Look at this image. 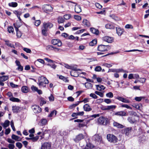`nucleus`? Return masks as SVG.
Instances as JSON below:
<instances>
[{
  "label": "nucleus",
  "mask_w": 149,
  "mask_h": 149,
  "mask_svg": "<svg viewBox=\"0 0 149 149\" xmlns=\"http://www.w3.org/2000/svg\"><path fill=\"white\" fill-rule=\"evenodd\" d=\"M53 24L50 22H44L42 27V34L44 36L47 35V32L48 30V28L50 29L53 26Z\"/></svg>",
  "instance_id": "f257e3e1"
},
{
  "label": "nucleus",
  "mask_w": 149,
  "mask_h": 149,
  "mask_svg": "<svg viewBox=\"0 0 149 149\" xmlns=\"http://www.w3.org/2000/svg\"><path fill=\"white\" fill-rule=\"evenodd\" d=\"M38 84L40 87H45V84H48L49 83L48 80L47 78L43 76L39 77L38 79Z\"/></svg>",
  "instance_id": "f03ea898"
},
{
  "label": "nucleus",
  "mask_w": 149,
  "mask_h": 149,
  "mask_svg": "<svg viewBox=\"0 0 149 149\" xmlns=\"http://www.w3.org/2000/svg\"><path fill=\"white\" fill-rule=\"evenodd\" d=\"M107 138L108 141L111 143H115L118 141L116 137L112 134H108L107 135Z\"/></svg>",
  "instance_id": "7ed1b4c3"
},
{
  "label": "nucleus",
  "mask_w": 149,
  "mask_h": 149,
  "mask_svg": "<svg viewBox=\"0 0 149 149\" xmlns=\"http://www.w3.org/2000/svg\"><path fill=\"white\" fill-rule=\"evenodd\" d=\"M110 48V47L109 46L100 45L98 46L97 49L100 52H105L108 50Z\"/></svg>",
  "instance_id": "20e7f679"
},
{
  "label": "nucleus",
  "mask_w": 149,
  "mask_h": 149,
  "mask_svg": "<svg viewBox=\"0 0 149 149\" xmlns=\"http://www.w3.org/2000/svg\"><path fill=\"white\" fill-rule=\"evenodd\" d=\"M13 26L15 30L17 32V36L18 38H20L22 36V33L20 31H19L18 28L20 26V25H18L17 23L16 24H14Z\"/></svg>",
  "instance_id": "39448f33"
},
{
  "label": "nucleus",
  "mask_w": 149,
  "mask_h": 149,
  "mask_svg": "<svg viewBox=\"0 0 149 149\" xmlns=\"http://www.w3.org/2000/svg\"><path fill=\"white\" fill-rule=\"evenodd\" d=\"M107 119L103 117H100L97 120L98 123L100 124L103 125H106L108 122Z\"/></svg>",
  "instance_id": "423d86ee"
},
{
  "label": "nucleus",
  "mask_w": 149,
  "mask_h": 149,
  "mask_svg": "<svg viewBox=\"0 0 149 149\" xmlns=\"http://www.w3.org/2000/svg\"><path fill=\"white\" fill-rule=\"evenodd\" d=\"M84 138V135L81 134H80L76 136L73 139V140L75 142L77 143Z\"/></svg>",
  "instance_id": "0eeeda50"
},
{
  "label": "nucleus",
  "mask_w": 149,
  "mask_h": 149,
  "mask_svg": "<svg viewBox=\"0 0 149 149\" xmlns=\"http://www.w3.org/2000/svg\"><path fill=\"white\" fill-rule=\"evenodd\" d=\"M32 109L35 113H39L41 111V109L40 107L37 105H33L32 107Z\"/></svg>",
  "instance_id": "6e6552de"
},
{
  "label": "nucleus",
  "mask_w": 149,
  "mask_h": 149,
  "mask_svg": "<svg viewBox=\"0 0 149 149\" xmlns=\"http://www.w3.org/2000/svg\"><path fill=\"white\" fill-rule=\"evenodd\" d=\"M52 43L54 45H57L58 47H60L62 45V43L61 41L58 39H54L52 40Z\"/></svg>",
  "instance_id": "1a4fd4ad"
},
{
  "label": "nucleus",
  "mask_w": 149,
  "mask_h": 149,
  "mask_svg": "<svg viewBox=\"0 0 149 149\" xmlns=\"http://www.w3.org/2000/svg\"><path fill=\"white\" fill-rule=\"evenodd\" d=\"M103 41L107 42L109 43H110L113 41V38L112 37L108 36H105L103 37L102 38Z\"/></svg>",
  "instance_id": "9d476101"
},
{
  "label": "nucleus",
  "mask_w": 149,
  "mask_h": 149,
  "mask_svg": "<svg viewBox=\"0 0 149 149\" xmlns=\"http://www.w3.org/2000/svg\"><path fill=\"white\" fill-rule=\"evenodd\" d=\"M51 144L45 142L41 146L40 149H51Z\"/></svg>",
  "instance_id": "9b49d317"
},
{
  "label": "nucleus",
  "mask_w": 149,
  "mask_h": 149,
  "mask_svg": "<svg viewBox=\"0 0 149 149\" xmlns=\"http://www.w3.org/2000/svg\"><path fill=\"white\" fill-rule=\"evenodd\" d=\"M69 9H81L80 6L74 3H72V4L69 5Z\"/></svg>",
  "instance_id": "f8f14e48"
},
{
  "label": "nucleus",
  "mask_w": 149,
  "mask_h": 149,
  "mask_svg": "<svg viewBox=\"0 0 149 149\" xmlns=\"http://www.w3.org/2000/svg\"><path fill=\"white\" fill-rule=\"evenodd\" d=\"M93 138L95 141L99 143H101L102 141V137L98 134L95 135L93 136Z\"/></svg>",
  "instance_id": "ddd939ff"
},
{
  "label": "nucleus",
  "mask_w": 149,
  "mask_h": 149,
  "mask_svg": "<svg viewBox=\"0 0 149 149\" xmlns=\"http://www.w3.org/2000/svg\"><path fill=\"white\" fill-rule=\"evenodd\" d=\"M116 99L124 103H129L130 102L129 100L120 96H117Z\"/></svg>",
  "instance_id": "4468645a"
},
{
  "label": "nucleus",
  "mask_w": 149,
  "mask_h": 149,
  "mask_svg": "<svg viewBox=\"0 0 149 149\" xmlns=\"http://www.w3.org/2000/svg\"><path fill=\"white\" fill-rule=\"evenodd\" d=\"M8 78V77L7 76H3L1 77H0V85L1 86L4 85V83L2 82L7 80Z\"/></svg>",
  "instance_id": "2eb2a0df"
},
{
  "label": "nucleus",
  "mask_w": 149,
  "mask_h": 149,
  "mask_svg": "<svg viewBox=\"0 0 149 149\" xmlns=\"http://www.w3.org/2000/svg\"><path fill=\"white\" fill-rule=\"evenodd\" d=\"M115 105L108 106H103L101 109L103 110H108L111 109H114L116 108Z\"/></svg>",
  "instance_id": "dca6fc26"
},
{
  "label": "nucleus",
  "mask_w": 149,
  "mask_h": 149,
  "mask_svg": "<svg viewBox=\"0 0 149 149\" xmlns=\"http://www.w3.org/2000/svg\"><path fill=\"white\" fill-rule=\"evenodd\" d=\"M113 125L114 127H116L118 128L122 129L124 127V126L122 125L115 121L113 122Z\"/></svg>",
  "instance_id": "f3484780"
},
{
  "label": "nucleus",
  "mask_w": 149,
  "mask_h": 149,
  "mask_svg": "<svg viewBox=\"0 0 149 149\" xmlns=\"http://www.w3.org/2000/svg\"><path fill=\"white\" fill-rule=\"evenodd\" d=\"M132 130L131 127H127L124 129V133L126 136H128Z\"/></svg>",
  "instance_id": "a211bd4d"
},
{
  "label": "nucleus",
  "mask_w": 149,
  "mask_h": 149,
  "mask_svg": "<svg viewBox=\"0 0 149 149\" xmlns=\"http://www.w3.org/2000/svg\"><path fill=\"white\" fill-rule=\"evenodd\" d=\"M114 115L120 116H127V113L124 111H120L115 113Z\"/></svg>",
  "instance_id": "6ab92c4d"
},
{
  "label": "nucleus",
  "mask_w": 149,
  "mask_h": 149,
  "mask_svg": "<svg viewBox=\"0 0 149 149\" xmlns=\"http://www.w3.org/2000/svg\"><path fill=\"white\" fill-rule=\"evenodd\" d=\"M90 31L93 33L95 34L96 35H98L99 34V32L97 29L93 27H91L90 28Z\"/></svg>",
  "instance_id": "aec40b11"
},
{
  "label": "nucleus",
  "mask_w": 149,
  "mask_h": 149,
  "mask_svg": "<svg viewBox=\"0 0 149 149\" xmlns=\"http://www.w3.org/2000/svg\"><path fill=\"white\" fill-rule=\"evenodd\" d=\"M132 106L138 110H141L142 108V105L141 104H134Z\"/></svg>",
  "instance_id": "412c9836"
},
{
  "label": "nucleus",
  "mask_w": 149,
  "mask_h": 149,
  "mask_svg": "<svg viewBox=\"0 0 149 149\" xmlns=\"http://www.w3.org/2000/svg\"><path fill=\"white\" fill-rule=\"evenodd\" d=\"M116 29L117 33L119 36H121L124 31L123 29L120 28L116 27Z\"/></svg>",
  "instance_id": "4be33fe9"
},
{
  "label": "nucleus",
  "mask_w": 149,
  "mask_h": 149,
  "mask_svg": "<svg viewBox=\"0 0 149 149\" xmlns=\"http://www.w3.org/2000/svg\"><path fill=\"white\" fill-rule=\"evenodd\" d=\"M82 23L84 26L87 27H90L91 26L90 22L87 19H83Z\"/></svg>",
  "instance_id": "5701e85b"
},
{
  "label": "nucleus",
  "mask_w": 149,
  "mask_h": 149,
  "mask_svg": "<svg viewBox=\"0 0 149 149\" xmlns=\"http://www.w3.org/2000/svg\"><path fill=\"white\" fill-rule=\"evenodd\" d=\"M83 108L84 110L87 111H90L92 110L90 106L87 104H86L84 105Z\"/></svg>",
  "instance_id": "b1692460"
},
{
  "label": "nucleus",
  "mask_w": 149,
  "mask_h": 149,
  "mask_svg": "<svg viewBox=\"0 0 149 149\" xmlns=\"http://www.w3.org/2000/svg\"><path fill=\"white\" fill-rule=\"evenodd\" d=\"M14 13L17 15V16L18 17V18L19 19V21H21V19L20 17V15H21L22 14V13L20 11H18L17 10H15L14 11Z\"/></svg>",
  "instance_id": "393cba45"
},
{
  "label": "nucleus",
  "mask_w": 149,
  "mask_h": 149,
  "mask_svg": "<svg viewBox=\"0 0 149 149\" xmlns=\"http://www.w3.org/2000/svg\"><path fill=\"white\" fill-rule=\"evenodd\" d=\"M11 138L17 141H19L21 140V138L15 134H13L11 136Z\"/></svg>",
  "instance_id": "a878e982"
},
{
  "label": "nucleus",
  "mask_w": 149,
  "mask_h": 149,
  "mask_svg": "<svg viewBox=\"0 0 149 149\" xmlns=\"http://www.w3.org/2000/svg\"><path fill=\"white\" fill-rule=\"evenodd\" d=\"M4 42L6 43L5 44L8 46L9 47H10L11 48H15V47L14 45L13 44H11L9 40H4Z\"/></svg>",
  "instance_id": "bb28decb"
},
{
  "label": "nucleus",
  "mask_w": 149,
  "mask_h": 149,
  "mask_svg": "<svg viewBox=\"0 0 149 149\" xmlns=\"http://www.w3.org/2000/svg\"><path fill=\"white\" fill-rule=\"evenodd\" d=\"M21 90L24 93H27L29 91V89L27 87L24 86L22 87Z\"/></svg>",
  "instance_id": "cd10ccee"
},
{
  "label": "nucleus",
  "mask_w": 149,
  "mask_h": 149,
  "mask_svg": "<svg viewBox=\"0 0 149 149\" xmlns=\"http://www.w3.org/2000/svg\"><path fill=\"white\" fill-rule=\"evenodd\" d=\"M40 105L42 106L44 104H46V101L45 99L43 97H41L40 98Z\"/></svg>",
  "instance_id": "c85d7f7f"
},
{
  "label": "nucleus",
  "mask_w": 149,
  "mask_h": 149,
  "mask_svg": "<svg viewBox=\"0 0 149 149\" xmlns=\"http://www.w3.org/2000/svg\"><path fill=\"white\" fill-rule=\"evenodd\" d=\"M20 108L19 107L14 106L13 107V110L14 113H17L20 111Z\"/></svg>",
  "instance_id": "c756f323"
},
{
  "label": "nucleus",
  "mask_w": 149,
  "mask_h": 149,
  "mask_svg": "<svg viewBox=\"0 0 149 149\" xmlns=\"http://www.w3.org/2000/svg\"><path fill=\"white\" fill-rule=\"evenodd\" d=\"M96 86L97 88V89L99 91H101L102 90H104L105 88V87L101 85H96Z\"/></svg>",
  "instance_id": "7c9ffc66"
},
{
  "label": "nucleus",
  "mask_w": 149,
  "mask_h": 149,
  "mask_svg": "<svg viewBox=\"0 0 149 149\" xmlns=\"http://www.w3.org/2000/svg\"><path fill=\"white\" fill-rule=\"evenodd\" d=\"M105 27L107 29H114V26L112 24H108L106 25Z\"/></svg>",
  "instance_id": "2f4dec72"
},
{
  "label": "nucleus",
  "mask_w": 149,
  "mask_h": 149,
  "mask_svg": "<svg viewBox=\"0 0 149 149\" xmlns=\"http://www.w3.org/2000/svg\"><path fill=\"white\" fill-rule=\"evenodd\" d=\"M68 39L70 40H74L76 39L77 40H79V37L77 36L74 37L73 35H70L68 37Z\"/></svg>",
  "instance_id": "473e14b6"
},
{
  "label": "nucleus",
  "mask_w": 149,
  "mask_h": 149,
  "mask_svg": "<svg viewBox=\"0 0 149 149\" xmlns=\"http://www.w3.org/2000/svg\"><path fill=\"white\" fill-rule=\"evenodd\" d=\"M8 5L10 6L13 7H15L17 6V3L16 2H12L9 3Z\"/></svg>",
  "instance_id": "72a5a7b5"
},
{
  "label": "nucleus",
  "mask_w": 149,
  "mask_h": 149,
  "mask_svg": "<svg viewBox=\"0 0 149 149\" xmlns=\"http://www.w3.org/2000/svg\"><path fill=\"white\" fill-rule=\"evenodd\" d=\"M10 100L13 102H19L20 101L19 99L17 98L11 97L10 98Z\"/></svg>",
  "instance_id": "f704fd0d"
},
{
  "label": "nucleus",
  "mask_w": 149,
  "mask_h": 149,
  "mask_svg": "<svg viewBox=\"0 0 149 149\" xmlns=\"http://www.w3.org/2000/svg\"><path fill=\"white\" fill-rule=\"evenodd\" d=\"M55 62L54 61L53 63H48L47 64V65L51 67L52 68L54 69H55L56 67V65L54 64Z\"/></svg>",
  "instance_id": "c9c22d12"
},
{
  "label": "nucleus",
  "mask_w": 149,
  "mask_h": 149,
  "mask_svg": "<svg viewBox=\"0 0 149 149\" xmlns=\"http://www.w3.org/2000/svg\"><path fill=\"white\" fill-rule=\"evenodd\" d=\"M57 19L58 23L59 24L63 23L65 21L63 18L61 17H58Z\"/></svg>",
  "instance_id": "e433bc0d"
},
{
  "label": "nucleus",
  "mask_w": 149,
  "mask_h": 149,
  "mask_svg": "<svg viewBox=\"0 0 149 149\" xmlns=\"http://www.w3.org/2000/svg\"><path fill=\"white\" fill-rule=\"evenodd\" d=\"M145 98V97H135L134 100L138 102H140L141 101V100L142 99H144Z\"/></svg>",
  "instance_id": "4c0bfd02"
},
{
  "label": "nucleus",
  "mask_w": 149,
  "mask_h": 149,
  "mask_svg": "<svg viewBox=\"0 0 149 149\" xmlns=\"http://www.w3.org/2000/svg\"><path fill=\"white\" fill-rule=\"evenodd\" d=\"M71 67H72L70 70H72L74 71H81L80 69L77 68L76 65H71Z\"/></svg>",
  "instance_id": "58836bf2"
},
{
  "label": "nucleus",
  "mask_w": 149,
  "mask_h": 149,
  "mask_svg": "<svg viewBox=\"0 0 149 149\" xmlns=\"http://www.w3.org/2000/svg\"><path fill=\"white\" fill-rule=\"evenodd\" d=\"M59 78L60 79L63 80L65 82H67L68 81V80L67 79L66 77L63 76H60L59 77Z\"/></svg>",
  "instance_id": "ea45409f"
},
{
  "label": "nucleus",
  "mask_w": 149,
  "mask_h": 149,
  "mask_svg": "<svg viewBox=\"0 0 149 149\" xmlns=\"http://www.w3.org/2000/svg\"><path fill=\"white\" fill-rule=\"evenodd\" d=\"M97 43V40L96 39L93 40L89 43V45L91 46H93L96 44Z\"/></svg>",
  "instance_id": "a19ab883"
},
{
  "label": "nucleus",
  "mask_w": 149,
  "mask_h": 149,
  "mask_svg": "<svg viewBox=\"0 0 149 149\" xmlns=\"http://www.w3.org/2000/svg\"><path fill=\"white\" fill-rule=\"evenodd\" d=\"M9 121L8 120H6L2 125L4 128H6L9 125Z\"/></svg>",
  "instance_id": "79ce46f5"
},
{
  "label": "nucleus",
  "mask_w": 149,
  "mask_h": 149,
  "mask_svg": "<svg viewBox=\"0 0 149 149\" xmlns=\"http://www.w3.org/2000/svg\"><path fill=\"white\" fill-rule=\"evenodd\" d=\"M70 74L72 76L75 77H77L78 76L77 72H73L71 71L70 72Z\"/></svg>",
  "instance_id": "37998d69"
},
{
  "label": "nucleus",
  "mask_w": 149,
  "mask_h": 149,
  "mask_svg": "<svg viewBox=\"0 0 149 149\" xmlns=\"http://www.w3.org/2000/svg\"><path fill=\"white\" fill-rule=\"evenodd\" d=\"M85 86L87 88H91L92 87V84L89 83L87 82L85 84Z\"/></svg>",
  "instance_id": "c03bdc74"
},
{
  "label": "nucleus",
  "mask_w": 149,
  "mask_h": 149,
  "mask_svg": "<svg viewBox=\"0 0 149 149\" xmlns=\"http://www.w3.org/2000/svg\"><path fill=\"white\" fill-rule=\"evenodd\" d=\"M40 122L41 124V125H45L47 123V120L45 119H42L40 120Z\"/></svg>",
  "instance_id": "a18cd8bd"
},
{
  "label": "nucleus",
  "mask_w": 149,
  "mask_h": 149,
  "mask_svg": "<svg viewBox=\"0 0 149 149\" xmlns=\"http://www.w3.org/2000/svg\"><path fill=\"white\" fill-rule=\"evenodd\" d=\"M127 120L130 123H134L136 122V121L133 119L132 117H129L127 118Z\"/></svg>",
  "instance_id": "49530a36"
},
{
  "label": "nucleus",
  "mask_w": 149,
  "mask_h": 149,
  "mask_svg": "<svg viewBox=\"0 0 149 149\" xmlns=\"http://www.w3.org/2000/svg\"><path fill=\"white\" fill-rule=\"evenodd\" d=\"M74 17L75 20L77 21H80L81 19V17L79 15H74Z\"/></svg>",
  "instance_id": "de8ad7c7"
},
{
  "label": "nucleus",
  "mask_w": 149,
  "mask_h": 149,
  "mask_svg": "<svg viewBox=\"0 0 149 149\" xmlns=\"http://www.w3.org/2000/svg\"><path fill=\"white\" fill-rule=\"evenodd\" d=\"M125 28L127 29H133V27L131 24H127L125 25Z\"/></svg>",
  "instance_id": "09e8293b"
},
{
  "label": "nucleus",
  "mask_w": 149,
  "mask_h": 149,
  "mask_svg": "<svg viewBox=\"0 0 149 149\" xmlns=\"http://www.w3.org/2000/svg\"><path fill=\"white\" fill-rule=\"evenodd\" d=\"M106 96L108 97L112 98L113 97V95L112 92H109L106 94Z\"/></svg>",
  "instance_id": "8fccbe9b"
},
{
  "label": "nucleus",
  "mask_w": 149,
  "mask_h": 149,
  "mask_svg": "<svg viewBox=\"0 0 149 149\" xmlns=\"http://www.w3.org/2000/svg\"><path fill=\"white\" fill-rule=\"evenodd\" d=\"M102 65L106 67H107V68H109L112 66V64H108L107 63H104Z\"/></svg>",
  "instance_id": "3c124183"
},
{
  "label": "nucleus",
  "mask_w": 149,
  "mask_h": 149,
  "mask_svg": "<svg viewBox=\"0 0 149 149\" xmlns=\"http://www.w3.org/2000/svg\"><path fill=\"white\" fill-rule=\"evenodd\" d=\"M13 30L14 29L13 27L10 26L8 27V31L9 33H13Z\"/></svg>",
  "instance_id": "603ef678"
},
{
  "label": "nucleus",
  "mask_w": 149,
  "mask_h": 149,
  "mask_svg": "<svg viewBox=\"0 0 149 149\" xmlns=\"http://www.w3.org/2000/svg\"><path fill=\"white\" fill-rule=\"evenodd\" d=\"M139 82L142 83H144L145 82L146 79L144 78H139Z\"/></svg>",
  "instance_id": "864d4df0"
},
{
  "label": "nucleus",
  "mask_w": 149,
  "mask_h": 149,
  "mask_svg": "<svg viewBox=\"0 0 149 149\" xmlns=\"http://www.w3.org/2000/svg\"><path fill=\"white\" fill-rule=\"evenodd\" d=\"M119 5L120 6H122V5L124 6H125L124 8L125 9L127 8V6L126 3L123 0L122 1L121 3L119 4Z\"/></svg>",
  "instance_id": "5fc2aeb1"
},
{
  "label": "nucleus",
  "mask_w": 149,
  "mask_h": 149,
  "mask_svg": "<svg viewBox=\"0 0 149 149\" xmlns=\"http://www.w3.org/2000/svg\"><path fill=\"white\" fill-rule=\"evenodd\" d=\"M95 70L96 71L100 72L102 70V68L100 66H97L95 67Z\"/></svg>",
  "instance_id": "6e6d98bb"
},
{
  "label": "nucleus",
  "mask_w": 149,
  "mask_h": 149,
  "mask_svg": "<svg viewBox=\"0 0 149 149\" xmlns=\"http://www.w3.org/2000/svg\"><path fill=\"white\" fill-rule=\"evenodd\" d=\"M49 99L50 101H53L54 100V97L52 94H51L50 96L49 97Z\"/></svg>",
  "instance_id": "4d7b16f0"
},
{
  "label": "nucleus",
  "mask_w": 149,
  "mask_h": 149,
  "mask_svg": "<svg viewBox=\"0 0 149 149\" xmlns=\"http://www.w3.org/2000/svg\"><path fill=\"white\" fill-rule=\"evenodd\" d=\"M23 50L27 53H30L31 52V51L30 49L26 48H23Z\"/></svg>",
  "instance_id": "13d9d810"
},
{
  "label": "nucleus",
  "mask_w": 149,
  "mask_h": 149,
  "mask_svg": "<svg viewBox=\"0 0 149 149\" xmlns=\"http://www.w3.org/2000/svg\"><path fill=\"white\" fill-rule=\"evenodd\" d=\"M115 71H116V72H125V71L122 69H116Z\"/></svg>",
  "instance_id": "bf43d9fd"
},
{
  "label": "nucleus",
  "mask_w": 149,
  "mask_h": 149,
  "mask_svg": "<svg viewBox=\"0 0 149 149\" xmlns=\"http://www.w3.org/2000/svg\"><path fill=\"white\" fill-rule=\"evenodd\" d=\"M121 107H125V108H127V109H132V108L127 104H122L121 106Z\"/></svg>",
  "instance_id": "052dcab7"
},
{
  "label": "nucleus",
  "mask_w": 149,
  "mask_h": 149,
  "mask_svg": "<svg viewBox=\"0 0 149 149\" xmlns=\"http://www.w3.org/2000/svg\"><path fill=\"white\" fill-rule=\"evenodd\" d=\"M110 16L115 20H118L119 19L118 17L115 16L114 15H111Z\"/></svg>",
  "instance_id": "680f3d73"
},
{
  "label": "nucleus",
  "mask_w": 149,
  "mask_h": 149,
  "mask_svg": "<svg viewBox=\"0 0 149 149\" xmlns=\"http://www.w3.org/2000/svg\"><path fill=\"white\" fill-rule=\"evenodd\" d=\"M86 48V47L83 45H80L78 49L79 50H83Z\"/></svg>",
  "instance_id": "e2e57ef3"
},
{
  "label": "nucleus",
  "mask_w": 149,
  "mask_h": 149,
  "mask_svg": "<svg viewBox=\"0 0 149 149\" xmlns=\"http://www.w3.org/2000/svg\"><path fill=\"white\" fill-rule=\"evenodd\" d=\"M103 99L100 98L97 99L96 101V102L97 103L100 104L103 102Z\"/></svg>",
  "instance_id": "0e129e2a"
},
{
  "label": "nucleus",
  "mask_w": 149,
  "mask_h": 149,
  "mask_svg": "<svg viewBox=\"0 0 149 149\" xmlns=\"http://www.w3.org/2000/svg\"><path fill=\"white\" fill-rule=\"evenodd\" d=\"M90 96L94 99H97V96L94 93H91Z\"/></svg>",
  "instance_id": "69168bd1"
},
{
  "label": "nucleus",
  "mask_w": 149,
  "mask_h": 149,
  "mask_svg": "<svg viewBox=\"0 0 149 149\" xmlns=\"http://www.w3.org/2000/svg\"><path fill=\"white\" fill-rule=\"evenodd\" d=\"M41 21L40 20H36L35 22V25L36 26H38L40 24Z\"/></svg>",
  "instance_id": "338daca9"
},
{
  "label": "nucleus",
  "mask_w": 149,
  "mask_h": 149,
  "mask_svg": "<svg viewBox=\"0 0 149 149\" xmlns=\"http://www.w3.org/2000/svg\"><path fill=\"white\" fill-rule=\"evenodd\" d=\"M16 146L17 147H18L20 149L22 147V144L20 143L17 142L16 143Z\"/></svg>",
  "instance_id": "774afa93"
}]
</instances>
